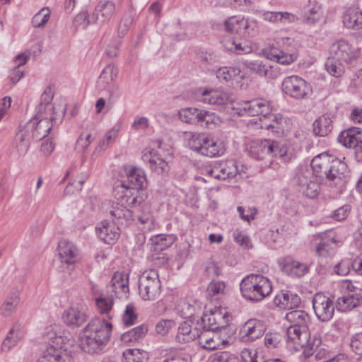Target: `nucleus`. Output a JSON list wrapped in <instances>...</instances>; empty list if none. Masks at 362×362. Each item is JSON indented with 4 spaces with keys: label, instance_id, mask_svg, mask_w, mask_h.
I'll return each instance as SVG.
<instances>
[{
    "label": "nucleus",
    "instance_id": "obj_27",
    "mask_svg": "<svg viewBox=\"0 0 362 362\" xmlns=\"http://www.w3.org/2000/svg\"><path fill=\"white\" fill-rule=\"evenodd\" d=\"M208 331L199 332L198 337L199 340V344L205 349L214 350L221 349L228 341L224 339H221L217 334H213L212 337H209L207 334Z\"/></svg>",
    "mask_w": 362,
    "mask_h": 362
},
{
    "label": "nucleus",
    "instance_id": "obj_57",
    "mask_svg": "<svg viewBox=\"0 0 362 362\" xmlns=\"http://www.w3.org/2000/svg\"><path fill=\"white\" fill-rule=\"evenodd\" d=\"M19 339V335L17 333L15 334L14 329H11L2 343V350L4 351L10 350L16 345Z\"/></svg>",
    "mask_w": 362,
    "mask_h": 362
},
{
    "label": "nucleus",
    "instance_id": "obj_33",
    "mask_svg": "<svg viewBox=\"0 0 362 362\" xmlns=\"http://www.w3.org/2000/svg\"><path fill=\"white\" fill-rule=\"evenodd\" d=\"M318 238L320 240L317 243V245L316 247V254L322 257L329 255L333 250L332 245L335 244L334 238L329 236L327 238L324 235H320L318 237L315 238L316 241Z\"/></svg>",
    "mask_w": 362,
    "mask_h": 362
},
{
    "label": "nucleus",
    "instance_id": "obj_13",
    "mask_svg": "<svg viewBox=\"0 0 362 362\" xmlns=\"http://www.w3.org/2000/svg\"><path fill=\"white\" fill-rule=\"evenodd\" d=\"M281 270L291 277H301L309 271L308 265L299 262L291 256H286L278 260Z\"/></svg>",
    "mask_w": 362,
    "mask_h": 362
},
{
    "label": "nucleus",
    "instance_id": "obj_21",
    "mask_svg": "<svg viewBox=\"0 0 362 362\" xmlns=\"http://www.w3.org/2000/svg\"><path fill=\"white\" fill-rule=\"evenodd\" d=\"M119 202L112 205L110 213L115 219L117 224H124V222L132 219L133 213L127 207L135 206L136 205H129L122 200V194L117 199Z\"/></svg>",
    "mask_w": 362,
    "mask_h": 362
},
{
    "label": "nucleus",
    "instance_id": "obj_9",
    "mask_svg": "<svg viewBox=\"0 0 362 362\" xmlns=\"http://www.w3.org/2000/svg\"><path fill=\"white\" fill-rule=\"evenodd\" d=\"M329 54L343 62L349 63L356 59L360 55V49L354 47L348 41L339 40L332 44Z\"/></svg>",
    "mask_w": 362,
    "mask_h": 362
},
{
    "label": "nucleus",
    "instance_id": "obj_44",
    "mask_svg": "<svg viewBox=\"0 0 362 362\" xmlns=\"http://www.w3.org/2000/svg\"><path fill=\"white\" fill-rule=\"evenodd\" d=\"M269 119L271 120V122L267 123L266 122H262L261 128H264L268 130H272L273 132L279 133L280 130L282 129L281 123L284 120L283 117L281 115H272L269 113L268 115ZM260 121L262 118H259Z\"/></svg>",
    "mask_w": 362,
    "mask_h": 362
},
{
    "label": "nucleus",
    "instance_id": "obj_12",
    "mask_svg": "<svg viewBox=\"0 0 362 362\" xmlns=\"http://www.w3.org/2000/svg\"><path fill=\"white\" fill-rule=\"evenodd\" d=\"M266 330L264 322L257 319L248 320L240 331V339L243 341H253L261 337Z\"/></svg>",
    "mask_w": 362,
    "mask_h": 362
},
{
    "label": "nucleus",
    "instance_id": "obj_37",
    "mask_svg": "<svg viewBox=\"0 0 362 362\" xmlns=\"http://www.w3.org/2000/svg\"><path fill=\"white\" fill-rule=\"evenodd\" d=\"M204 148V154L208 157L219 156L224 153V147L221 142L215 141L213 138L207 137L206 144Z\"/></svg>",
    "mask_w": 362,
    "mask_h": 362
},
{
    "label": "nucleus",
    "instance_id": "obj_62",
    "mask_svg": "<svg viewBox=\"0 0 362 362\" xmlns=\"http://www.w3.org/2000/svg\"><path fill=\"white\" fill-rule=\"evenodd\" d=\"M175 325V322L170 320H161L156 325V332L164 336Z\"/></svg>",
    "mask_w": 362,
    "mask_h": 362
},
{
    "label": "nucleus",
    "instance_id": "obj_59",
    "mask_svg": "<svg viewBox=\"0 0 362 362\" xmlns=\"http://www.w3.org/2000/svg\"><path fill=\"white\" fill-rule=\"evenodd\" d=\"M204 271L211 278L218 276L221 274V269L212 259H208L204 264Z\"/></svg>",
    "mask_w": 362,
    "mask_h": 362
},
{
    "label": "nucleus",
    "instance_id": "obj_23",
    "mask_svg": "<svg viewBox=\"0 0 362 362\" xmlns=\"http://www.w3.org/2000/svg\"><path fill=\"white\" fill-rule=\"evenodd\" d=\"M200 328V326H199V327H195L194 329H192L189 322H182L177 329L175 336L176 341L180 344H185L194 341L199 336Z\"/></svg>",
    "mask_w": 362,
    "mask_h": 362
},
{
    "label": "nucleus",
    "instance_id": "obj_39",
    "mask_svg": "<svg viewBox=\"0 0 362 362\" xmlns=\"http://www.w3.org/2000/svg\"><path fill=\"white\" fill-rule=\"evenodd\" d=\"M219 170V180L233 178L238 174V167L234 160H228L218 166Z\"/></svg>",
    "mask_w": 362,
    "mask_h": 362
},
{
    "label": "nucleus",
    "instance_id": "obj_46",
    "mask_svg": "<svg viewBox=\"0 0 362 362\" xmlns=\"http://www.w3.org/2000/svg\"><path fill=\"white\" fill-rule=\"evenodd\" d=\"M263 18L265 21L276 23L279 21H291L293 19V16L288 12H272L267 11L263 13Z\"/></svg>",
    "mask_w": 362,
    "mask_h": 362
},
{
    "label": "nucleus",
    "instance_id": "obj_51",
    "mask_svg": "<svg viewBox=\"0 0 362 362\" xmlns=\"http://www.w3.org/2000/svg\"><path fill=\"white\" fill-rule=\"evenodd\" d=\"M50 17V11L47 7L42 8L32 19V24L35 28H42Z\"/></svg>",
    "mask_w": 362,
    "mask_h": 362
},
{
    "label": "nucleus",
    "instance_id": "obj_55",
    "mask_svg": "<svg viewBox=\"0 0 362 362\" xmlns=\"http://www.w3.org/2000/svg\"><path fill=\"white\" fill-rule=\"evenodd\" d=\"M137 314L133 304H128L122 315V322L127 326H130L136 322Z\"/></svg>",
    "mask_w": 362,
    "mask_h": 362
},
{
    "label": "nucleus",
    "instance_id": "obj_50",
    "mask_svg": "<svg viewBox=\"0 0 362 362\" xmlns=\"http://www.w3.org/2000/svg\"><path fill=\"white\" fill-rule=\"evenodd\" d=\"M240 358L243 362H284L280 359L264 360L262 358L258 359L257 352L249 349L242 350Z\"/></svg>",
    "mask_w": 362,
    "mask_h": 362
},
{
    "label": "nucleus",
    "instance_id": "obj_61",
    "mask_svg": "<svg viewBox=\"0 0 362 362\" xmlns=\"http://www.w3.org/2000/svg\"><path fill=\"white\" fill-rule=\"evenodd\" d=\"M199 126L205 128H211L214 125V115L208 111L202 110L200 112Z\"/></svg>",
    "mask_w": 362,
    "mask_h": 362
},
{
    "label": "nucleus",
    "instance_id": "obj_38",
    "mask_svg": "<svg viewBox=\"0 0 362 362\" xmlns=\"http://www.w3.org/2000/svg\"><path fill=\"white\" fill-rule=\"evenodd\" d=\"M148 353L139 349H129L123 352L122 362H146Z\"/></svg>",
    "mask_w": 362,
    "mask_h": 362
},
{
    "label": "nucleus",
    "instance_id": "obj_34",
    "mask_svg": "<svg viewBox=\"0 0 362 362\" xmlns=\"http://www.w3.org/2000/svg\"><path fill=\"white\" fill-rule=\"evenodd\" d=\"M33 140L30 133L25 129L21 130L16 136V148L20 156H24L27 153L30 141Z\"/></svg>",
    "mask_w": 362,
    "mask_h": 362
},
{
    "label": "nucleus",
    "instance_id": "obj_56",
    "mask_svg": "<svg viewBox=\"0 0 362 362\" xmlns=\"http://www.w3.org/2000/svg\"><path fill=\"white\" fill-rule=\"evenodd\" d=\"M313 172L312 173L310 170L306 169L300 171L296 177V182L298 185V190L305 187L309 182L313 180Z\"/></svg>",
    "mask_w": 362,
    "mask_h": 362
},
{
    "label": "nucleus",
    "instance_id": "obj_19",
    "mask_svg": "<svg viewBox=\"0 0 362 362\" xmlns=\"http://www.w3.org/2000/svg\"><path fill=\"white\" fill-rule=\"evenodd\" d=\"M129 276L126 273H115L108 286L109 291L119 298H127L129 294Z\"/></svg>",
    "mask_w": 362,
    "mask_h": 362
},
{
    "label": "nucleus",
    "instance_id": "obj_43",
    "mask_svg": "<svg viewBox=\"0 0 362 362\" xmlns=\"http://www.w3.org/2000/svg\"><path fill=\"white\" fill-rule=\"evenodd\" d=\"M240 70L234 67H222L216 71V77L223 81H235L237 76L239 75Z\"/></svg>",
    "mask_w": 362,
    "mask_h": 362
},
{
    "label": "nucleus",
    "instance_id": "obj_8",
    "mask_svg": "<svg viewBox=\"0 0 362 362\" xmlns=\"http://www.w3.org/2000/svg\"><path fill=\"white\" fill-rule=\"evenodd\" d=\"M249 151L257 160L264 159L267 155L282 158L286 153V149L277 141L267 139L252 141Z\"/></svg>",
    "mask_w": 362,
    "mask_h": 362
},
{
    "label": "nucleus",
    "instance_id": "obj_45",
    "mask_svg": "<svg viewBox=\"0 0 362 362\" xmlns=\"http://www.w3.org/2000/svg\"><path fill=\"white\" fill-rule=\"evenodd\" d=\"M117 69L112 64L106 66L102 73L100 74L98 79L99 84H109L117 75Z\"/></svg>",
    "mask_w": 362,
    "mask_h": 362
},
{
    "label": "nucleus",
    "instance_id": "obj_49",
    "mask_svg": "<svg viewBox=\"0 0 362 362\" xmlns=\"http://www.w3.org/2000/svg\"><path fill=\"white\" fill-rule=\"evenodd\" d=\"M54 97V92H43L37 111L56 112L55 107L50 103Z\"/></svg>",
    "mask_w": 362,
    "mask_h": 362
},
{
    "label": "nucleus",
    "instance_id": "obj_2",
    "mask_svg": "<svg viewBox=\"0 0 362 362\" xmlns=\"http://www.w3.org/2000/svg\"><path fill=\"white\" fill-rule=\"evenodd\" d=\"M112 325L105 319H92L80 334V347L89 354L103 351L110 339Z\"/></svg>",
    "mask_w": 362,
    "mask_h": 362
},
{
    "label": "nucleus",
    "instance_id": "obj_30",
    "mask_svg": "<svg viewBox=\"0 0 362 362\" xmlns=\"http://www.w3.org/2000/svg\"><path fill=\"white\" fill-rule=\"evenodd\" d=\"M37 362H72V359L66 354L62 356L60 350L50 346L44 351Z\"/></svg>",
    "mask_w": 362,
    "mask_h": 362
},
{
    "label": "nucleus",
    "instance_id": "obj_40",
    "mask_svg": "<svg viewBox=\"0 0 362 362\" xmlns=\"http://www.w3.org/2000/svg\"><path fill=\"white\" fill-rule=\"evenodd\" d=\"M342 62L330 55L325 63L326 69L332 76L339 77L344 72Z\"/></svg>",
    "mask_w": 362,
    "mask_h": 362
},
{
    "label": "nucleus",
    "instance_id": "obj_48",
    "mask_svg": "<svg viewBox=\"0 0 362 362\" xmlns=\"http://www.w3.org/2000/svg\"><path fill=\"white\" fill-rule=\"evenodd\" d=\"M245 65L249 69L260 76H264L268 78H270L272 76V66H267L262 62L246 61Z\"/></svg>",
    "mask_w": 362,
    "mask_h": 362
},
{
    "label": "nucleus",
    "instance_id": "obj_20",
    "mask_svg": "<svg viewBox=\"0 0 362 362\" xmlns=\"http://www.w3.org/2000/svg\"><path fill=\"white\" fill-rule=\"evenodd\" d=\"M198 100L210 105H223L232 103L228 92H195Z\"/></svg>",
    "mask_w": 362,
    "mask_h": 362
},
{
    "label": "nucleus",
    "instance_id": "obj_5",
    "mask_svg": "<svg viewBox=\"0 0 362 362\" xmlns=\"http://www.w3.org/2000/svg\"><path fill=\"white\" fill-rule=\"evenodd\" d=\"M60 119L62 116L57 112L37 111L24 129L30 133L33 140L40 141L47 135L53 124Z\"/></svg>",
    "mask_w": 362,
    "mask_h": 362
},
{
    "label": "nucleus",
    "instance_id": "obj_32",
    "mask_svg": "<svg viewBox=\"0 0 362 362\" xmlns=\"http://www.w3.org/2000/svg\"><path fill=\"white\" fill-rule=\"evenodd\" d=\"M308 88V83L298 76H288L282 82V90H300Z\"/></svg>",
    "mask_w": 362,
    "mask_h": 362
},
{
    "label": "nucleus",
    "instance_id": "obj_64",
    "mask_svg": "<svg viewBox=\"0 0 362 362\" xmlns=\"http://www.w3.org/2000/svg\"><path fill=\"white\" fill-rule=\"evenodd\" d=\"M281 341V335L276 332L267 333L264 337V345L269 349L276 348Z\"/></svg>",
    "mask_w": 362,
    "mask_h": 362
},
{
    "label": "nucleus",
    "instance_id": "obj_22",
    "mask_svg": "<svg viewBox=\"0 0 362 362\" xmlns=\"http://www.w3.org/2000/svg\"><path fill=\"white\" fill-rule=\"evenodd\" d=\"M274 304L283 309H293L298 308L301 300L298 295L291 291H282L274 299Z\"/></svg>",
    "mask_w": 362,
    "mask_h": 362
},
{
    "label": "nucleus",
    "instance_id": "obj_18",
    "mask_svg": "<svg viewBox=\"0 0 362 362\" xmlns=\"http://www.w3.org/2000/svg\"><path fill=\"white\" fill-rule=\"evenodd\" d=\"M58 250L62 262L74 264L79 259V250L72 243L62 240L58 244Z\"/></svg>",
    "mask_w": 362,
    "mask_h": 362
},
{
    "label": "nucleus",
    "instance_id": "obj_16",
    "mask_svg": "<svg viewBox=\"0 0 362 362\" xmlns=\"http://www.w3.org/2000/svg\"><path fill=\"white\" fill-rule=\"evenodd\" d=\"M88 318L86 309L78 305L71 306L62 315L64 322L73 327H78L86 322Z\"/></svg>",
    "mask_w": 362,
    "mask_h": 362
},
{
    "label": "nucleus",
    "instance_id": "obj_3",
    "mask_svg": "<svg viewBox=\"0 0 362 362\" xmlns=\"http://www.w3.org/2000/svg\"><path fill=\"white\" fill-rule=\"evenodd\" d=\"M127 183H122V200L129 205H139L146 198L147 193L144 188L147 180L143 170L136 167H130L126 170Z\"/></svg>",
    "mask_w": 362,
    "mask_h": 362
},
{
    "label": "nucleus",
    "instance_id": "obj_1",
    "mask_svg": "<svg viewBox=\"0 0 362 362\" xmlns=\"http://www.w3.org/2000/svg\"><path fill=\"white\" fill-rule=\"evenodd\" d=\"M311 167L315 176L325 179L327 185L339 192L344 189L349 179V170L344 162L327 154H320L313 158Z\"/></svg>",
    "mask_w": 362,
    "mask_h": 362
},
{
    "label": "nucleus",
    "instance_id": "obj_41",
    "mask_svg": "<svg viewBox=\"0 0 362 362\" xmlns=\"http://www.w3.org/2000/svg\"><path fill=\"white\" fill-rule=\"evenodd\" d=\"M207 137L208 136L204 134H192L189 139L188 145L192 150L203 155Z\"/></svg>",
    "mask_w": 362,
    "mask_h": 362
},
{
    "label": "nucleus",
    "instance_id": "obj_63",
    "mask_svg": "<svg viewBox=\"0 0 362 362\" xmlns=\"http://www.w3.org/2000/svg\"><path fill=\"white\" fill-rule=\"evenodd\" d=\"M226 288L224 281H211L207 287V292L209 296H214L220 293H223Z\"/></svg>",
    "mask_w": 362,
    "mask_h": 362
},
{
    "label": "nucleus",
    "instance_id": "obj_53",
    "mask_svg": "<svg viewBox=\"0 0 362 362\" xmlns=\"http://www.w3.org/2000/svg\"><path fill=\"white\" fill-rule=\"evenodd\" d=\"M299 192L304 194L305 197L310 199H313L316 197L319 194L320 185L315 180H313L311 182H309V183L307 184L305 187L301 188Z\"/></svg>",
    "mask_w": 362,
    "mask_h": 362
},
{
    "label": "nucleus",
    "instance_id": "obj_11",
    "mask_svg": "<svg viewBox=\"0 0 362 362\" xmlns=\"http://www.w3.org/2000/svg\"><path fill=\"white\" fill-rule=\"evenodd\" d=\"M338 141L346 148H352L358 156L362 158V130L351 128L343 131L338 136Z\"/></svg>",
    "mask_w": 362,
    "mask_h": 362
},
{
    "label": "nucleus",
    "instance_id": "obj_24",
    "mask_svg": "<svg viewBox=\"0 0 362 362\" xmlns=\"http://www.w3.org/2000/svg\"><path fill=\"white\" fill-rule=\"evenodd\" d=\"M362 305L361 293H348L339 297L337 300V308L341 312L351 310Z\"/></svg>",
    "mask_w": 362,
    "mask_h": 362
},
{
    "label": "nucleus",
    "instance_id": "obj_28",
    "mask_svg": "<svg viewBox=\"0 0 362 362\" xmlns=\"http://www.w3.org/2000/svg\"><path fill=\"white\" fill-rule=\"evenodd\" d=\"M332 119L329 115L325 114L319 117L313 123V132L316 135L325 136L333 129Z\"/></svg>",
    "mask_w": 362,
    "mask_h": 362
},
{
    "label": "nucleus",
    "instance_id": "obj_7",
    "mask_svg": "<svg viewBox=\"0 0 362 362\" xmlns=\"http://www.w3.org/2000/svg\"><path fill=\"white\" fill-rule=\"evenodd\" d=\"M230 318V315L226 310L215 308L209 313H204L201 317L200 322L197 321V325L204 331L214 332L226 328L229 325Z\"/></svg>",
    "mask_w": 362,
    "mask_h": 362
},
{
    "label": "nucleus",
    "instance_id": "obj_10",
    "mask_svg": "<svg viewBox=\"0 0 362 362\" xmlns=\"http://www.w3.org/2000/svg\"><path fill=\"white\" fill-rule=\"evenodd\" d=\"M313 307L317 317L322 322L330 320L334 315L333 300L323 293H317L313 298Z\"/></svg>",
    "mask_w": 362,
    "mask_h": 362
},
{
    "label": "nucleus",
    "instance_id": "obj_58",
    "mask_svg": "<svg viewBox=\"0 0 362 362\" xmlns=\"http://www.w3.org/2000/svg\"><path fill=\"white\" fill-rule=\"evenodd\" d=\"M235 85H233L234 88H240L242 90L246 89H254L256 88L255 82L248 77H244L243 76H237L235 78Z\"/></svg>",
    "mask_w": 362,
    "mask_h": 362
},
{
    "label": "nucleus",
    "instance_id": "obj_29",
    "mask_svg": "<svg viewBox=\"0 0 362 362\" xmlns=\"http://www.w3.org/2000/svg\"><path fill=\"white\" fill-rule=\"evenodd\" d=\"M344 25L353 30L362 28V11L356 9H349L344 15Z\"/></svg>",
    "mask_w": 362,
    "mask_h": 362
},
{
    "label": "nucleus",
    "instance_id": "obj_35",
    "mask_svg": "<svg viewBox=\"0 0 362 362\" xmlns=\"http://www.w3.org/2000/svg\"><path fill=\"white\" fill-rule=\"evenodd\" d=\"M20 298L16 293L9 294L1 307V314L8 317L11 315L19 304Z\"/></svg>",
    "mask_w": 362,
    "mask_h": 362
},
{
    "label": "nucleus",
    "instance_id": "obj_42",
    "mask_svg": "<svg viewBox=\"0 0 362 362\" xmlns=\"http://www.w3.org/2000/svg\"><path fill=\"white\" fill-rule=\"evenodd\" d=\"M95 303L99 312L101 314H107L110 319L112 317L110 314L112 305L114 304L113 297L112 295L110 296H104L101 295L98 298H96Z\"/></svg>",
    "mask_w": 362,
    "mask_h": 362
},
{
    "label": "nucleus",
    "instance_id": "obj_36",
    "mask_svg": "<svg viewBox=\"0 0 362 362\" xmlns=\"http://www.w3.org/2000/svg\"><path fill=\"white\" fill-rule=\"evenodd\" d=\"M202 110H199L194 107H187L181 109L178 115L180 119L186 123L198 125L200 119V112Z\"/></svg>",
    "mask_w": 362,
    "mask_h": 362
},
{
    "label": "nucleus",
    "instance_id": "obj_6",
    "mask_svg": "<svg viewBox=\"0 0 362 362\" xmlns=\"http://www.w3.org/2000/svg\"><path fill=\"white\" fill-rule=\"evenodd\" d=\"M139 295L144 300L157 299L161 291L158 273L156 269L144 272L139 279Z\"/></svg>",
    "mask_w": 362,
    "mask_h": 362
},
{
    "label": "nucleus",
    "instance_id": "obj_31",
    "mask_svg": "<svg viewBox=\"0 0 362 362\" xmlns=\"http://www.w3.org/2000/svg\"><path fill=\"white\" fill-rule=\"evenodd\" d=\"M147 332V327L144 325H141L123 333L121 335V340L124 343L137 341L142 339L146 334Z\"/></svg>",
    "mask_w": 362,
    "mask_h": 362
},
{
    "label": "nucleus",
    "instance_id": "obj_54",
    "mask_svg": "<svg viewBox=\"0 0 362 362\" xmlns=\"http://www.w3.org/2000/svg\"><path fill=\"white\" fill-rule=\"evenodd\" d=\"M177 310L183 318H191L194 315L195 308L186 300H180L177 306Z\"/></svg>",
    "mask_w": 362,
    "mask_h": 362
},
{
    "label": "nucleus",
    "instance_id": "obj_60",
    "mask_svg": "<svg viewBox=\"0 0 362 362\" xmlns=\"http://www.w3.org/2000/svg\"><path fill=\"white\" fill-rule=\"evenodd\" d=\"M243 109L249 116L262 115L263 117L262 110L259 108L257 102L253 100L245 102Z\"/></svg>",
    "mask_w": 362,
    "mask_h": 362
},
{
    "label": "nucleus",
    "instance_id": "obj_4",
    "mask_svg": "<svg viewBox=\"0 0 362 362\" xmlns=\"http://www.w3.org/2000/svg\"><path fill=\"white\" fill-rule=\"evenodd\" d=\"M240 289L243 296L250 301H259L272 291L271 281L261 274H252L245 277Z\"/></svg>",
    "mask_w": 362,
    "mask_h": 362
},
{
    "label": "nucleus",
    "instance_id": "obj_52",
    "mask_svg": "<svg viewBox=\"0 0 362 362\" xmlns=\"http://www.w3.org/2000/svg\"><path fill=\"white\" fill-rule=\"evenodd\" d=\"M208 362H239V360L235 355L228 351H221L211 355Z\"/></svg>",
    "mask_w": 362,
    "mask_h": 362
},
{
    "label": "nucleus",
    "instance_id": "obj_47",
    "mask_svg": "<svg viewBox=\"0 0 362 362\" xmlns=\"http://www.w3.org/2000/svg\"><path fill=\"white\" fill-rule=\"evenodd\" d=\"M226 49L235 52L238 54H248L252 51L251 46L246 42L236 43L234 40H230L224 43Z\"/></svg>",
    "mask_w": 362,
    "mask_h": 362
},
{
    "label": "nucleus",
    "instance_id": "obj_25",
    "mask_svg": "<svg viewBox=\"0 0 362 362\" xmlns=\"http://www.w3.org/2000/svg\"><path fill=\"white\" fill-rule=\"evenodd\" d=\"M96 228L99 238L107 244L113 243L119 237V228L104 221Z\"/></svg>",
    "mask_w": 362,
    "mask_h": 362
},
{
    "label": "nucleus",
    "instance_id": "obj_15",
    "mask_svg": "<svg viewBox=\"0 0 362 362\" xmlns=\"http://www.w3.org/2000/svg\"><path fill=\"white\" fill-rule=\"evenodd\" d=\"M142 160L148 164L152 171L160 175L168 170V164L153 149L146 148L143 151Z\"/></svg>",
    "mask_w": 362,
    "mask_h": 362
},
{
    "label": "nucleus",
    "instance_id": "obj_26",
    "mask_svg": "<svg viewBox=\"0 0 362 362\" xmlns=\"http://www.w3.org/2000/svg\"><path fill=\"white\" fill-rule=\"evenodd\" d=\"M286 320L291 323V327H297L308 331V325L310 322V316L307 313L301 310H296L288 313Z\"/></svg>",
    "mask_w": 362,
    "mask_h": 362
},
{
    "label": "nucleus",
    "instance_id": "obj_17",
    "mask_svg": "<svg viewBox=\"0 0 362 362\" xmlns=\"http://www.w3.org/2000/svg\"><path fill=\"white\" fill-rule=\"evenodd\" d=\"M286 337L288 342L293 343L296 349L311 345L308 332L297 327L289 326L286 330Z\"/></svg>",
    "mask_w": 362,
    "mask_h": 362
},
{
    "label": "nucleus",
    "instance_id": "obj_14",
    "mask_svg": "<svg viewBox=\"0 0 362 362\" xmlns=\"http://www.w3.org/2000/svg\"><path fill=\"white\" fill-rule=\"evenodd\" d=\"M116 11L115 4L110 0H101L96 5L92 14V23H104L112 18Z\"/></svg>",
    "mask_w": 362,
    "mask_h": 362
}]
</instances>
